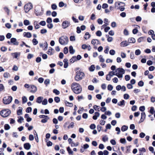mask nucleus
<instances>
[{
  "mask_svg": "<svg viewBox=\"0 0 155 155\" xmlns=\"http://www.w3.org/2000/svg\"><path fill=\"white\" fill-rule=\"evenodd\" d=\"M107 89L108 90L111 91L113 89V87L112 85L109 84L108 85Z\"/></svg>",
  "mask_w": 155,
  "mask_h": 155,
  "instance_id": "nucleus-52",
  "label": "nucleus"
},
{
  "mask_svg": "<svg viewBox=\"0 0 155 155\" xmlns=\"http://www.w3.org/2000/svg\"><path fill=\"white\" fill-rule=\"evenodd\" d=\"M146 117V115L145 113L142 112L141 114V117L140 120L139 122V123H140L144 121Z\"/></svg>",
  "mask_w": 155,
  "mask_h": 155,
  "instance_id": "nucleus-13",
  "label": "nucleus"
},
{
  "mask_svg": "<svg viewBox=\"0 0 155 155\" xmlns=\"http://www.w3.org/2000/svg\"><path fill=\"white\" fill-rule=\"evenodd\" d=\"M39 24L42 26H44L46 25V22L44 21H42L39 23Z\"/></svg>",
  "mask_w": 155,
  "mask_h": 155,
  "instance_id": "nucleus-56",
  "label": "nucleus"
},
{
  "mask_svg": "<svg viewBox=\"0 0 155 155\" xmlns=\"http://www.w3.org/2000/svg\"><path fill=\"white\" fill-rule=\"evenodd\" d=\"M90 37L91 35L88 32H86L85 34L84 38L85 39L87 40Z\"/></svg>",
  "mask_w": 155,
  "mask_h": 155,
  "instance_id": "nucleus-24",
  "label": "nucleus"
},
{
  "mask_svg": "<svg viewBox=\"0 0 155 155\" xmlns=\"http://www.w3.org/2000/svg\"><path fill=\"white\" fill-rule=\"evenodd\" d=\"M32 43L34 45H36L38 43V41L36 39L34 38L32 40Z\"/></svg>",
  "mask_w": 155,
  "mask_h": 155,
  "instance_id": "nucleus-35",
  "label": "nucleus"
},
{
  "mask_svg": "<svg viewBox=\"0 0 155 155\" xmlns=\"http://www.w3.org/2000/svg\"><path fill=\"white\" fill-rule=\"evenodd\" d=\"M87 6H88L90 5L91 2L90 0H85Z\"/></svg>",
  "mask_w": 155,
  "mask_h": 155,
  "instance_id": "nucleus-48",
  "label": "nucleus"
},
{
  "mask_svg": "<svg viewBox=\"0 0 155 155\" xmlns=\"http://www.w3.org/2000/svg\"><path fill=\"white\" fill-rule=\"evenodd\" d=\"M71 87L74 92L76 94L81 93L82 90L81 86L77 83H73L71 85Z\"/></svg>",
  "mask_w": 155,
  "mask_h": 155,
  "instance_id": "nucleus-1",
  "label": "nucleus"
},
{
  "mask_svg": "<svg viewBox=\"0 0 155 155\" xmlns=\"http://www.w3.org/2000/svg\"><path fill=\"white\" fill-rule=\"evenodd\" d=\"M24 23L25 25H28L30 24V22L28 20H24Z\"/></svg>",
  "mask_w": 155,
  "mask_h": 155,
  "instance_id": "nucleus-33",
  "label": "nucleus"
},
{
  "mask_svg": "<svg viewBox=\"0 0 155 155\" xmlns=\"http://www.w3.org/2000/svg\"><path fill=\"white\" fill-rule=\"evenodd\" d=\"M69 52L71 54H73L75 52V50L73 48V47L72 46H70L69 47Z\"/></svg>",
  "mask_w": 155,
  "mask_h": 155,
  "instance_id": "nucleus-22",
  "label": "nucleus"
},
{
  "mask_svg": "<svg viewBox=\"0 0 155 155\" xmlns=\"http://www.w3.org/2000/svg\"><path fill=\"white\" fill-rule=\"evenodd\" d=\"M33 6L32 4L30 2L25 5L24 7V9L25 13H28L31 9H32Z\"/></svg>",
  "mask_w": 155,
  "mask_h": 155,
  "instance_id": "nucleus-7",
  "label": "nucleus"
},
{
  "mask_svg": "<svg viewBox=\"0 0 155 155\" xmlns=\"http://www.w3.org/2000/svg\"><path fill=\"white\" fill-rule=\"evenodd\" d=\"M48 103L47 100L46 99H45L42 102V104L44 105H46Z\"/></svg>",
  "mask_w": 155,
  "mask_h": 155,
  "instance_id": "nucleus-53",
  "label": "nucleus"
},
{
  "mask_svg": "<svg viewBox=\"0 0 155 155\" xmlns=\"http://www.w3.org/2000/svg\"><path fill=\"white\" fill-rule=\"evenodd\" d=\"M12 100V97L11 96L5 97L3 98V101L5 104H9Z\"/></svg>",
  "mask_w": 155,
  "mask_h": 155,
  "instance_id": "nucleus-8",
  "label": "nucleus"
},
{
  "mask_svg": "<svg viewBox=\"0 0 155 155\" xmlns=\"http://www.w3.org/2000/svg\"><path fill=\"white\" fill-rule=\"evenodd\" d=\"M64 103L65 105L67 106H69L71 107L73 106V104L72 103H69L66 101H65Z\"/></svg>",
  "mask_w": 155,
  "mask_h": 155,
  "instance_id": "nucleus-26",
  "label": "nucleus"
},
{
  "mask_svg": "<svg viewBox=\"0 0 155 155\" xmlns=\"http://www.w3.org/2000/svg\"><path fill=\"white\" fill-rule=\"evenodd\" d=\"M46 22L48 23H51L52 22V18H48L46 20Z\"/></svg>",
  "mask_w": 155,
  "mask_h": 155,
  "instance_id": "nucleus-43",
  "label": "nucleus"
},
{
  "mask_svg": "<svg viewBox=\"0 0 155 155\" xmlns=\"http://www.w3.org/2000/svg\"><path fill=\"white\" fill-rule=\"evenodd\" d=\"M141 53L139 49L136 50L135 51V54L137 55H139Z\"/></svg>",
  "mask_w": 155,
  "mask_h": 155,
  "instance_id": "nucleus-37",
  "label": "nucleus"
},
{
  "mask_svg": "<svg viewBox=\"0 0 155 155\" xmlns=\"http://www.w3.org/2000/svg\"><path fill=\"white\" fill-rule=\"evenodd\" d=\"M115 72V75H116L119 78H123V75L125 73V71L122 68H119L116 69Z\"/></svg>",
  "mask_w": 155,
  "mask_h": 155,
  "instance_id": "nucleus-2",
  "label": "nucleus"
},
{
  "mask_svg": "<svg viewBox=\"0 0 155 155\" xmlns=\"http://www.w3.org/2000/svg\"><path fill=\"white\" fill-rule=\"evenodd\" d=\"M120 45V46L122 47H125L129 45V42H128L127 41H125L121 42Z\"/></svg>",
  "mask_w": 155,
  "mask_h": 155,
  "instance_id": "nucleus-15",
  "label": "nucleus"
},
{
  "mask_svg": "<svg viewBox=\"0 0 155 155\" xmlns=\"http://www.w3.org/2000/svg\"><path fill=\"white\" fill-rule=\"evenodd\" d=\"M35 13L37 16L42 15L43 14L44 11L43 8L39 6L35 7Z\"/></svg>",
  "mask_w": 155,
  "mask_h": 155,
  "instance_id": "nucleus-5",
  "label": "nucleus"
},
{
  "mask_svg": "<svg viewBox=\"0 0 155 155\" xmlns=\"http://www.w3.org/2000/svg\"><path fill=\"white\" fill-rule=\"evenodd\" d=\"M10 76V74L9 73L7 72H5L4 74V77L5 78H7Z\"/></svg>",
  "mask_w": 155,
  "mask_h": 155,
  "instance_id": "nucleus-45",
  "label": "nucleus"
},
{
  "mask_svg": "<svg viewBox=\"0 0 155 155\" xmlns=\"http://www.w3.org/2000/svg\"><path fill=\"white\" fill-rule=\"evenodd\" d=\"M108 74L111 78V77H113L114 75H115V73L113 71H110L109 72Z\"/></svg>",
  "mask_w": 155,
  "mask_h": 155,
  "instance_id": "nucleus-41",
  "label": "nucleus"
},
{
  "mask_svg": "<svg viewBox=\"0 0 155 155\" xmlns=\"http://www.w3.org/2000/svg\"><path fill=\"white\" fill-rule=\"evenodd\" d=\"M31 147L30 144L28 143H25L24 144V147L27 150L30 149Z\"/></svg>",
  "mask_w": 155,
  "mask_h": 155,
  "instance_id": "nucleus-20",
  "label": "nucleus"
},
{
  "mask_svg": "<svg viewBox=\"0 0 155 155\" xmlns=\"http://www.w3.org/2000/svg\"><path fill=\"white\" fill-rule=\"evenodd\" d=\"M68 41V38L66 36H62L59 39V42L61 45H64L67 44Z\"/></svg>",
  "mask_w": 155,
  "mask_h": 155,
  "instance_id": "nucleus-4",
  "label": "nucleus"
},
{
  "mask_svg": "<svg viewBox=\"0 0 155 155\" xmlns=\"http://www.w3.org/2000/svg\"><path fill=\"white\" fill-rule=\"evenodd\" d=\"M121 56L122 58H125L126 57V54L125 53L123 52H121Z\"/></svg>",
  "mask_w": 155,
  "mask_h": 155,
  "instance_id": "nucleus-64",
  "label": "nucleus"
},
{
  "mask_svg": "<svg viewBox=\"0 0 155 155\" xmlns=\"http://www.w3.org/2000/svg\"><path fill=\"white\" fill-rule=\"evenodd\" d=\"M20 109L17 110V115H21L22 114V108L21 107H19Z\"/></svg>",
  "mask_w": 155,
  "mask_h": 155,
  "instance_id": "nucleus-25",
  "label": "nucleus"
},
{
  "mask_svg": "<svg viewBox=\"0 0 155 155\" xmlns=\"http://www.w3.org/2000/svg\"><path fill=\"white\" fill-rule=\"evenodd\" d=\"M22 102L24 103H26L27 101V99L25 96H23L22 98Z\"/></svg>",
  "mask_w": 155,
  "mask_h": 155,
  "instance_id": "nucleus-47",
  "label": "nucleus"
},
{
  "mask_svg": "<svg viewBox=\"0 0 155 155\" xmlns=\"http://www.w3.org/2000/svg\"><path fill=\"white\" fill-rule=\"evenodd\" d=\"M102 140L104 142H106L108 140V138L107 136H104L102 138Z\"/></svg>",
  "mask_w": 155,
  "mask_h": 155,
  "instance_id": "nucleus-62",
  "label": "nucleus"
},
{
  "mask_svg": "<svg viewBox=\"0 0 155 155\" xmlns=\"http://www.w3.org/2000/svg\"><path fill=\"white\" fill-rule=\"evenodd\" d=\"M128 41H129V43H134L135 42V40L133 38H129L128 39Z\"/></svg>",
  "mask_w": 155,
  "mask_h": 155,
  "instance_id": "nucleus-31",
  "label": "nucleus"
},
{
  "mask_svg": "<svg viewBox=\"0 0 155 155\" xmlns=\"http://www.w3.org/2000/svg\"><path fill=\"white\" fill-rule=\"evenodd\" d=\"M95 68V67L94 65H92L89 68V70L91 71H93Z\"/></svg>",
  "mask_w": 155,
  "mask_h": 155,
  "instance_id": "nucleus-30",
  "label": "nucleus"
},
{
  "mask_svg": "<svg viewBox=\"0 0 155 155\" xmlns=\"http://www.w3.org/2000/svg\"><path fill=\"white\" fill-rule=\"evenodd\" d=\"M97 22L100 25H102L103 23V20L101 18H98L97 20Z\"/></svg>",
  "mask_w": 155,
  "mask_h": 155,
  "instance_id": "nucleus-49",
  "label": "nucleus"
},
{
  "mask_svg": "<svg viewBox=\"0 0 155 155\" xmlns=\"http://www.w3.org/2000/svg\"><path fill=\"white\" fill-rule=\"evenodd\" d=\"M11 42L13 44V45H18L19 44V42L17 41L15 38H12L11 39Z\"/></svg>",
  "mask_w": 155,
  "mask_h": 155,
  "instance_id": "nucleus-12",
  "label": "nucleus"
},
{
  "mask_svg": "<svg viewBox=\"0 0 155 155\" xmlns=\"http://www.w3.org/2000/svg\"><path fill=\"white\" fill-rule=\"evenodd\" d=\"M144 39V37H141L139 38L138 39L137 41H138V42H139V43H140L141 42L143 41Z\"/></svg>",
  "mask_w": 155,
  "mask_h": 155,
  "instance_id": "nucleus-60",
  "label": "nucleus"
},
{
  "mask_svg": "<svg viewBox=\"0 0 155 155\" xmlns=\"http://www.w3.org/2000/svg\"><path fill=\"white\" fill-rule=\"evenodd\" d=\"M84 76V73L81 71H77L76 72V75L75 77V80L79 81L82 80Z\"/></svg>",
  "mask_w": 155,
  "mask_h": 155,
  "instance_id": "nucleus-3",
  "label": "nucleus"
},
{
  "mask_svg": "<svg viewBox=\"0 0 155 155\" xmlns=\"http://www.w3.org/2000/svg\"><path fill=\"white\" fill-rule=\"evenodd\" d=\"M67 150L70 154H73V151L71 150L69 147H68L67 148Z\"/></svg>",
  "mask_w": 155,
  "mask_h": 155,
  "instance_id": "nucleus-32",
  "label": "nucleus"
},
{
  "mask_svg": "<svg viewBox=\"0 0 155 155\" xmlns=\"http://www.w3.org/2000/svg\"><path fill=\"white\" fill-rule=\"evenodd\" d=\"M24 36L28 38H30L31 37V34L29 32H25L23 33Z\"/></svg>",
  "mask_w": 155,
  "mask_h": 155,
  "instance_id": "nucleus-16",
  "label": "nucleus"
},
{
  "mask_svg": "<svg viewBox=\"0 0 155 155\" xmlns=\"http://www.w3.org/2000/svg\"><path fill=\"white\" fill-rule=\"evenodd\" d=\"M50 83V80L48 79H46L44 82L45 84L47 86Z\"/></svg>",
  "mask_w": 155,
  "mask_h": 155,
  "instance_id": "nucleus-63",
  "label": "nucleus"
},
{
  "mask_svg": "<svg viewBox=\"0 0 155 155\" xmlns=\"http://www.w3.org/2000/svg\"><path fill=\"white\" fill-rule=\"evenodd\" d=\"M4 128L5 130H8L10 129V127L8 124H5L4 126Z\"/></svg>",
  "mask_w": 155,
  "mask_h": 155,
  "instance_id": "nucleus-40",
  "label": "nucleus"
},
{
  "mask_svg": "<svg viewBox=\"0 0 155 155\" xmlns=\"http://www.w3.org/2000/svg\"><path fill=\"white\" fill-rule=\"evenodd\" d=\"M43 97H39L37 99L36 102L38 103H41L43 99Z\"/></svg>",
  "mask_w": 155,
  "mask_h": 155,
  "instance_id": "nucleus-21",
  "label": "nucleus"
},
{
  "mask_svg": "<svg viewBox=\"0 0 155 155\" xmlns=\"http://www.w3.org/2000/svg\"><path fill=\"white\" fill-rule=\"evenodd\" d=\"M68 123H66L64 125V127H68V128H72L74 126V123H71L68 126H67V125H68Z\"/></svg>",
  "mask_w": 155,
  "mask_h": 155,
  "instance_id": "nucleus-17",
  "label": "nucleus"
},
{
  "mask_svg": "<svg viewBox=\"0 0 155 155\" xmlns=\"http://www.w3.org/2000/svg\"><path fill=\"white\" fill-rule=\"evenodd\" d=\"M39 117L40 118H48V119H49V118L47 116L45 115H41L39 116Z\"/></svg>",
  "mask_w": 155,
  "mask_h": 155,
  "instance_id": "nucleus-44",
  "label": "nucleus"
},
{
  "mask_svg": "<svg viewBox=\"0 0 155 155\" xmlns=\"http://www.w3.org/2000/svg\"><path fill=\"white\" fill-rule=\"evenodd\" d=\"M54 93H55L56 95H58L60 94V92L56 89H54L53 91Z\"/></svg>",
  "mask_w": 155,
  "mask_h": 155,
  "instance_id": "nucleus-42",
  "label": "nucleus"
},
{
  "mask_svg": "<svg viewBox=\"0 0 155 155\" xmlns=\"http://www.w3.org/2000/svg\"><path fill=\"white\" fill-rule=\"evenodd\" d=\"M68 48L67 47H65L64 49V52L65 54H67L68 52Z\"/></svg>",
  "mask_w": 155,
  "mask_h": 155,
  "instance_id": "nucleus-50",
  "label": "nucleus"
},
{
  "mask_svg": "<svg viewBox=\"0 0 155 155\" xmlns=\"http://www.w3.org/2000/svg\"><path fill=\"white\" fill-rule=\"evenodd\" d=\"M31 107H28L26 109V111L27 113H29L31 112Z\"/></svg>",
  "mask_w": 155,
  "mask_h": 155,
  "instance_id": "nucleus-59",
  "label": "nucleus"
},
{
  "mask_svg": "<svg viewBox=\"0 0 155 155\" xmlns=\"http://www.w3.org/2000/svg\"><path fill=\"white\" fill-rule=\"evenodd\" d=\"M117 104L119 106H124L125 104L124 101V100H123L117 103Z\"/></svg>",
  "mask_w": 155,
  "mask_h": 155,
  "instance_id": "nucleus-27",
  "label": "nucleus"
},
{
  "mask_svg": "<svg viewBox=\"0 0 155 155\" xmlns=\"http://www.w3.org/2000/svg\"><path fill=\"white\" fill-rule=\"evenodd\" d=\"M70 25V21H63L62 22V27L63 28L65 29L69 27Z\"/></svg>",
  "mask_w": 155,
  "mask_h": 155,
  "instance_id": "nucleus-9",
  "label": "nucleus"
},
{
  "mask_svg": "<svg viewBox=\"0 0 155 155\" xmlns=\"http://www.w3.org/2000/svg\"><path fill=\"white\" fill-rule=\"evenodd\" d=\"M128 127L126 125H124L121 128V130L122 131H126L128 129Z\"/></svg>",
  "mask_w": 155,
  "mask_h": 155,
  "instance_id": "nucleus-29",
  "label": "nucleus"
},
{
  "mask_svg": "<svg viewBox=\"0 0 155 155\" xmlns=\"http://www.w3.org/2000/svg\"><path fill=\"white\" fill-rule=\"evenodd\" d=\"M77 61V58L75 56H73L70 60V62L71 63H74V61Z\"/></svg>",
  "mask_w": 155,
  "mask_h": 155,
  "instance_id": "nucleus-28",
  "label": "nucleus"
},
{
  "mask_svg": "<svg viewBox=\"0 0 155 155\" xmlns=\"http://www.w3.org/2000/svg\"><path fill=\"white\" fill-rule=\"evenodd\" d=\"M54 100L56 103H59L60 101V98L59 97H54Z\"/></svg>",
  "mask_w": 155,
  "mask_h": 155,
  "instance_id": "nucleus-38",
  "label": "nucleus"
},
{
  "mask_svg": "<svg viewBox=\"0 0 155 155\" xmlns=\"http://www.w3.org/2000/svg\"><path fill=\"white\" fill-rule=\"evenodd\" d=\"M1 50L3 52H5L7 50V48L5 47H2L1 48Z\"/></svg>",
  "mask_w": 155,
  "mask_h": 155,
  "instance_id": "nucleus-46",
  "label": "nucleus"
},
{
  "mask_svg": "<svg viewBox=\"0 0 155 155\" xmlns=\"http://www.w3.org/2000/svg\"><path fill=\"white\" fill-rule=\"evenodd\" d=\"M130 57L131 59H134V55L133 52H131L130 53Z\"/></svg>",
  "mask_w": 155,
  "mask_h": 155,
  "instance_id": "nucleus-61",
  "label": "nucleus"
},
{
  "mask_svg": "<svg viewBox=\"0 0 155 155\" xmlns=\"http://www.w3.org/2000/svg\"><path fill=\"white\" fill-rule=\"evenodd\" d=\"M11 111L8 110H3L0 112V114L2 117H5L11 114Z\"/></svg>",
  "mask_w": 155,
  "mask_h": 155,
  "instance_id": "nucleus-6",
  "label": "nucleus"
},
{
  "mask_svg": "<svg viewBox=\"0 0 155 155\" xmlns=\"http://www.w3.org/2000/svg\"><path fill=\"white\" fill-rule=\"evenodd\" d=\"M138 84L139 86L142 87L144 85V83L142 81H141L138 82Z\"/></svg>",
  "mask_w": 155,
  "mask_h": 155,
  "instance_id": "nucleus-51",
  "label": "nucleus"
},
{
  "mask_svg": "<svg viewBox=\"0 0 155 155\" xmlns=\"http://www.w3.org/2000/svg\"><path fill=\"white\" fill-rule=\"evenodd\" d=\"M47 54L50 55H52L54 53V49L50 47L48 50L47 52Z\"/></svg>",
  "mask_w": 155,
  "mask_h": 155,
  "instance_id": "nucleus-14",
  "label": "nucleus"
},
{
  "mask_svg": "<svg viewBox=\"0 0 155 155\" xmlns=\"http://www.w3.org/2000/svg\"><path fill=\"white\" fill-rule=\"evenodd\" d=\"M93 107L94 109L95 110H97L98 111H100V110H99V109L100 108V107L99 106L95 105H94Z\"/></svg>",
  "mask_w": 155,
  "mask_h": 155,
  "instance_id": "nucleus-34",
  "label": "nucleus"
},
{
  "mask_svg": "<svg viewBox=\"0 0 155 155\" xmlns=\"http://www.w3.org/2000/svg\"><path fill=\"white\" fill-rule=\"evenodd\" d=\"M125 78L126 81H128L130 79V77L129 75H126L125 76Z\"/></svg>",
  "mask_w": 155,
  "mask_h": 155,
  "instance_id": "nucleus-58",
  "label": "nucleus"
},
{
  "mask_svg": "<svg viewBox=\"0 0 155 155\" xmlns=\"http://www.w3.org/2000/svg\"><path fill=\"white\" fill-rule=\"evenodd\" d=\"M110 54L111 55H114L115 53V51L114 50H111L110 51Z\"/></svg>",
  "mask_w": 155,
  "mask_h": 155,
  "instance_id": "nucleus-55",
  "label": "nucleus"
},
{
  "mask_svg": "<svg viewBox=\"0 0 155 155\" xmlns=\"http://www.w3.org/2000/svg\"><path fill=\"white\" fill-rule=\"evenodd\" d=\"M96 35L98 36H101L102 35V33L100 31H98L96 33Z\"/></svg>",
  "mask_w": 155,
  "mask_h": 155,
  "instance_id": "nucleus-39",
  "label": "nucleus"
},
{
  "mask_svg": "<svg viewBox=\"0 0 155 155\" xmlns=\"http://www.w3.org/2000/svg\"><path fill=\"white\" fill-rule=\"evenodd\" d=\"M98 42L99 41L97 39H93L91 41V44L94 46L97 44V43H98Z\"/></svg>",
  "mask_w": 155,
  "mask_h": 155,
  "instance_id": "nucleus-23",
  "label": "nucleus"
},
{
  "mask_svg": "<svg viewBox=\"0 0 155 155\" xmlns=\"http://www.w3.org/2000/svg\"><path fill=\"white\" fill-rule=\"evenodd\" d=\"M11 55L14 58H17L18 57L20 56L21 54V53L20 52H16L12 53Z\"/></svg>",
  "mask_w": 155,
  "mask_h": 155,
  "instance_id": "nucleus-11",
  "label": "nucleus"
},
{
  "mask_svg": "<svg viewBox=\"0 0 155 155\" xmlns=\"http://www.w3.org/2000/svg\"><path fill=\"white\" fill-rule=\"evenodd\" d=\"M124 98L125 99H128L130 97V96H129V95L128 94H124Z\"/></svg>",
  "mask_w": 155,
  "mask_h": 155,
  "instance_id": "nucleus-54",
  "label": "nucleus"
},
{
  "mask_svg": "<svg viewBox=\"0 0 155 155\" xmlns=\"http://www.w3.org/2000/svg\"><path fill=\"white\" fill-rule=\"evenodd\" d=\"M94 87L92 85H90L88 86V89L91 91H93L94 90Z\"/></svg>",
  "mask_w": 155,
  "mask_h": 155,
  "instance_id": "nucleus-57",
  "label": "nucleus"
},
{
  "mask_svg": "<svg viewBox=\"0 0 155 155\" xmlns=\"http://www.w3.org/2000/svg\"><path fill=\"white\" fill-rule=\"evenodd\" d=\"M99 58L100 59V61L101 62H103L104 61V59L103 58L102 56L101 55H100L99 56Z\"/></svg>",
  "mask_w": 155,
  "mask_h": 155,
  "instance_id": "nucleus-36",
  "label": "nucleus"
},
{
  "mask_svg": "<svg viewBox=\"0 0 155 155\" xmlns=\"http://www.w3.org/2000/svg\"><path fill=\"white\" fill-rule=\"evenodd\" d=\"M68 59H64V67L65 68H67L68 66Z\"/></svg>",
  "mask_w": 155,
  "mask_h": 155,
  "instance_id": "nucleus-19",
  "label": "nucleus"
},
{
  "mask_svg": "<svg viewBox=\"0 0 155 155\" xmlns=\"http://www.w3.org/2000/svg\"><path fill=\"white\" fill-rule=\"evenodd\" d=\"M100 115V114L98 112H95V115L93 116V119L94 120H97V117H98Z\"/></svg>",
  "mask_w": 155,
  "mask_h": 155,
  "instance_id": "nucleus-18",
  "label": "nucleus"
},
{
  "mask_svg": "<svg viewBox=\"0 0 155 155\" xmlns=\"http://www.w3.org/2000/svg\"><path fill=\"white\" fill-rule=\"evenodd\" d=\"M30 87L31 89V90L30 91L31 92L34 93L37 91V87L35 85H30Z\"/></svg>",
  "mask_w": 155,
  "mask_h": 155,
  "instance_id": "nucleus-10",
  "label": "nucleus"
}]
</instances>
